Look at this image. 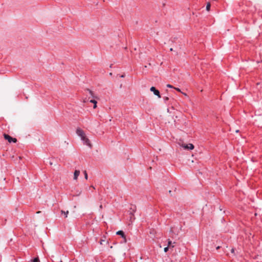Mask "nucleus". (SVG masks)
Instances as JSON below:
<instances>
[{
	"label": "nucleus",
	"mask_w": 262,
	"mask_h": 262,
	"mask_svg": "<svg viewBox=\"0 0 262 262\" xmlns=\"http://www.w3.org/2000/svg\"><path fill=\"white\" fill-rule=\"evenodd\" d=\"M60 262H62V261H60Z\"/></svg>",
	"instance_id": "21"
},
{
	"label": "nucleus",
	"mask_w": 262,
	"mask_h": 262,
	"mask_svg": "<svg viewBox=\"0 0 262 262\" xmlns=\"http://www.w3.org/2000/svg\"><path fill=\"white\" fill-rule=\"evenodd\" d=\"M181 146L185 149L192 150L194 148L193 145L191 143H189L188 144H182Z\"/></svg>",
	"instance_id": "3"
},
{
	"label": "nucleus",
	"mask_w": 262,
	"mask_h": 262,
	"mask_svg": "<svg viewBox=\"0 0 262 262\" xmlns=\"http://www.w3.org/2000/svg\"><path fill=\"white\" fill-rule=\"evenodd\" d=\"M61 212L62 214H64V215H65V217H67L68 216V214H69L68 211H64L63 210H61Z\"/></svg>",
	"instance_id": "8"
},
{
	"label": "nucleus",
	"mask_w": 262,
	"mask_h": 262,
	"mask_svg": "<svg viewBox=\"0 0 262 262\" xmlns=\"http://www.w3.org/2000/svg\"><path fill=\"white\" fill-rule=\"evenodd\" d=\"M172 242L170 240L168 241V247H170L171 246L172 247H174V245H172Z\"/></svg>",
	"instance_id": "9"
},
{
	"label": "nucleus",
	"mask_w": 262,
	"mask_h": 262,
	"mask_svg": "<svg viewBox=\"0 0 262 262\" xmlns=\"http://www.w3.org/2000/svg\"><path fill=\"white\" fill-rule=\"evenodd\" d=\"M168 249H169L168 246H167V247H166L164 248V252H167L168 251Z\"/></svg>",
	"instance_id": "14"
},
{
	"label": "nucleus",
	"mask_w": 262,
	"mask_h": 262,
	"mask_svg": "<svg viewBox=\"0 0 262 262\" xmlns=\"http://www.w3.org/2000/svg\"><path fill=\"white\" fill-rule=\"evenodd\" d=\"M80 174V171L75 170L74 173V180H76Z\"/></svg>",
	"instance_id": "5"
},
{
	"label": "nucleus",
	"mask_w": 262,
	"mask_h": 262,
	"mask_svg": "<svg viewBox=\"0 0 262 262\" xmlns=\"http://www.w3.org/2000/svg\"><path fill=\"white\" fill-rule=\"evenodd\" d=\"M104 242H105V240H104V239H101V240H100V244L101 245H103Z\"/></svg>",
	"instance_id": "15"
},
{
	"label": "nucleus",
	"mask_w": 262,
	"mask_h": 262,
	"mask_svg": "<svg viewBox=\"0 0 262 262\" xmlns=\"http://www.w3.org/2000/svg\"><path fill=\"white\" fill-rule=\"evenodd\" d=\"M89 94L92 96L93 98H95V97L94 96L93 92L91 90H88Z\"/></svg>",
	"instance_id": "12"
},
{
	"label": "nucleus",
	"mask_w": 262,
	"mask_h": 262,
	"mask_svg": "<svg viewBox=\"0 0 262 262\" xmlns=\"http://www.w3.org/2000/svg\"><path fill=\"white\" fill-rule=\"evenodd\" d=\"M120 77H121V78H123V77H125V75H121L120 76Z\"/></svg>",
	"instance_id": "20"
},
{
	"label": "nucleus",
	"mask_w": 262,
	"mask_h": 262,
	"mask_svg": "<svg viewBox=\"0 0 262 262\" xmlns=\"http://www.w3.org/2000/svg\"><path fill=\"white\" fill-rule=\"evenodd\" d=\"M231 252H232V253H234V249L233 248H232V249H231Z\"/></svg>",
	"instance_id": "19"
},
{
	"label": "nucleus",
	"mask_w": 262,
	"mask_h": 262,
	"mask_svg": "<svg viewBox=\"0 0 262 262\" xmlns=\"http://www.w3.org/2000/svg\"><path fill=\"white\" fill-rule=\"evenodd\" d=\"M4 136L5 139L6 140H7L9 143H11V142L15 143L17 141V140L16 138H13L7 134H5L4 135Z\"/></svg>",
	"instance_id": "2"
},
{
	"label": "nucleus",
	"mask_w": 262,
	"mask_h": 262,
	"mask_svg": "<svg viewBox=\"0 0 262 262\" xmlns=\"http://www.w3.org/2000/svg\"><path fill=\"white\" fill-rule=\"evenodd\" d=\"M32 262H39V259L38 257H35L32 260Z\"/></svg>",
	"instance_id": "10"
},
{
	"label": "nucleus",
	"mask_w": 262,
	"mask_h": 262,
	"mask_svg": "<svg viewBox=\"0 0 262 262\" xmlns=\"http://www.w3.org/2000/svg\"><path fill=\"white\" fill-rule=\"evenodd\" d=\"M167 87L169 88H173V86L169 84H167Z\"/></svg>",
	"instance_id": "16"
},
{
	"label": "nucleus",
	"mask_w": 262,
	"mask_h": 262,
	"mask_svg": "<svg viewBox=\"0 0 262 262\" xmlns=\"http://www.w3.org/2000/svg\"><path fill=\"white\" fill-rule=\"evenodd\" d=\"M90 102L91 103H92L94 104V106H93V108H96V107H97V101L95 100L92 99V100H90Z\"/></svg>",
	"instance_id": "7"
},
{
	"label": "nucleus",
	"mask_w": 262,
	"mask_h": 262,
	"mask_svg": "<svg viewBox=\"0 0 262 262\" xmlns=\"http://www.w3.org/2000/svg\"><path fill=\"white\" fill-rule=\"evenodd\" d=\"M150 91L152 92L154 94L157 96L159 98H161V95L159 91L157 90L154 86H152L150 89Z\"/></svg>",
	"instance_id": "4"
},
{
	"label": "nucleus",
	"mask_w": 262,
	"mask_h": 262,
	"mask_svg": "<svg viewBox=\"0 0 262 262\" xmlns=\"http://www.w3.org/2000/svg\"><path fill=\"white\" fill-rule=\"evenodd\" d=\"M83 173H84V178L86 180L88 179V174H87V172L86 171V170H84L83 171Z\"/></svg>",
	"instance_id": "13"
},
{
	"label": "nucleus",
	"mask_w": 262,
	"mask_h": 262,
	"mask_svg": "<svg viewBox=\"0 0 262 262\" xmlns=\"http://www.w3.org/2000/svg\"><path fill=\"white\" fill-rule=\"evenodd\" d=\"M164 100L166 101L168 100V98L167 97H165L164 98Z\"/></svg>",
	"instance_id": "18"
},
{
	"label": "nucleus",
	"mask_w": 262,
	"mask_h": 262,
	"mask_svg": "<svg viewBox=\"0 0 262 262\" xmlns=\"http://www.w3.org/2000/svg\"><path fill=\"white\" fill-rule=\"evenodd\" d=\"M116 234L117 235H121L122 237L123 238H125V235H124V233L123 232V231H121V230H120V231H118L117 232Z\"/></svg>",
	"instance_id": "6"
},
{
	"label": "nucleus",
	"mask_w": 262,
	"mask_h": 262,
	"mask_svg": "<svg viewBox=\"0 0 262 262\" xmlns=\"http://www.w3.org/2000/svg\"><path fill=\"white\" fill-rule=\"evenodd\" d=\"M210 6H211L210 4L209 3H208L206 6V10L207 11H209Z\"/></svg>",
	"instance_id": "11"
},
{
	"label": "nucleus",
	"mask_w": 262,
	"mask_h": 262,
	"mask_svg": "<svg viewBox=\"0 0 262 262\" xmlns=\"http://www.w3.org/2000/svg\"><path fill=\"white\" fill-rule=\"evenodd\" d=\"M174 89H175L177 91L181 92V90H180V89L179 88H174Z\"/></svg>",
	"instance_id": "17"
},
{
	"label": "nucleus",
	"mask_w": 262,
	"mask_h": 262,
	"mask_svg": "<svg viewBox=\"0 0 262 262\" xmlns=\"http://www.w3.org/2000/svg\"><path fill=\"white\" fill-rule=\"evenodd\" d=\"M77 135L80 137L81 140L82 141L84 144L88 146L89 147H92V144L89 139L86 137L84 132L80 128L76 129Z\"/></svg>",
	"instance_id": "1"
}]
</instances>
